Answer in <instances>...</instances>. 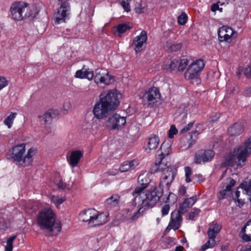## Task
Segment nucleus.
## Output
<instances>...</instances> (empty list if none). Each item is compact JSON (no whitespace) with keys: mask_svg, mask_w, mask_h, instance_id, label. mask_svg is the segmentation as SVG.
Wrapping results in <instances>:
<instances>
[{"mask_svg":"<svg viewBox=\"0 0 251 251\" xmlns=\"http://www.w3.org/2000/svg\"><path fill=\"white\" fill-rule=\"evenodd\" d=\"M16 238V236L14 235L8 239V240L7 241L6 246L5 248V251H12L13 243Z\"/></svg>","mask_w":251,"mask_h":251,"instance_id":"79ce46f5","label":"nucleus"},{"mask_svg":"<svg viewBox=\"0 0 251 251\" xmlns=\"http://www.w3.org/2000/svg\"><path fill=\"white\" fill-rule=\"evenodd\" d=\"M194 123L191 122L185 126L180 131L181 134H183L189 131L193 126Z\"/></svg>","mask_w":251,"mask_h":251,"instance_id":"864d4df0","label":"nucleus"},{"mask_svg":"<svg viewBox=\"0 0 251 251\" xmlns=\"http://www.w3.org/2000/svg\"><path fill=\"white\" fill-rule=\"evenodd\" d=\"M216 245L215 239H209L201 247V251L214 247Z\"/></svg>","mask_w":251,"mask_h":251,"instance_id":"ea45409f","label":"nucleus"},{"mask_svg":"<svg viewBox=\"0 0 251 251\" xmlns=\"http://www.w3.org/2000/svg\"><path fill=\"white\" fill-rule=\"evenodd\" d=\"M50 200L57 207L66 201V198L65 197L60 198L59 196H52Z\"/></svg>","mask_w":251,"mask_h":251,"instance_id":"a19ab883","label":"nucleus"},{"mask_svg":"<svg viewBox=\"0 0 251 251\" xmlns=\"http://www.w3.org/2000/svg\"><path fill=\"white\" fill-rule=\"evenodd\" d=\"M58 114V112L56 110L49 109L42 115H39L38 118L41 122H43L44 124H47L48 122L50 121L53 116Z\"/></svg>","mask_w":251,"mask_h":251,"instance_id":"7c9ffc66","label":"nucleus"},{"mask_svg":"<svg viewBox=\"0 0 251 251\" xmlns=\"http://www.w3.org/2000/svg\"><path fill=\"white\" fill-rule=\"evenodd\" d=\"M171 228H172L171 227V226H170V225L169 224L168 226L166 228L165 232H168V231H169L171 230Z\"/></svg>","mask_w":251,"mask_h":251,"instance_id":"e2e57ef3","label":"nucleus"},{"mask_svg":"<svg viewBox=\"0 0 251 251\" xmlns=\"http://www.w3.org/2000/svg\"><path fill=\"white\" fill-rule=\"evenodd\" d=\"M251 154V138H249L240 146L236 147L232 152L225 157V166L242 167L245 165L247 158Z\"/></svg>","mask_w":251,"mask_h":251,"instance_id":"f03ea898","label":"nucleus"},{"mask_svg":"<svg viewBox=\"0 0 251 251\" xmlns=\"http://www.w3.org/2000/svg\"><path fill=\"white\" fill-rule=\"evenodd\" d=\"M159 143V137L155 135H152L149 138L148 147L146 149V151L149 152L151 150H155L157 148Z\"/></svg>","mask_w":251,"mask_h":251,"instance_id":"2f4dec72","label":"nucleus"},{"mask_svg":"<svg viewBox=\"0 0 251 251\" xmlns=\"http://www.w3.org/2000/svg\"><path fill=\"white\" fill-rule=\"evenodd\" d=\"M72 107V105L69 102H66L63 105V109L65 110L68 111L70 109H71Z\"/></svg>","mask_w":251,"mask_h":251,"instance_id":"bf43d9fd","label":"nucleus"},{"mask_svg":"<svg viewBox=\"0 0 251 251\" xmlns=\"http://www.w3.org/2000/svg\"><path fill=\"white\" fill-rule=\"evenodd\" d=\"M197 200V196H193L190 198L185 199L182 203L180 204L178 211L181 214L186 212L187 209L191 207L196 202Z\"/></svg>","mask_w":251,"mask_h":251,"instance_id":"5701e85b","label":"nucleus"},{"mask_svg":"<svg viewBox=\"0 0 251 251\" xmlns=\"http://www.w3.org/2000/svg\"><path fill=\"white\" fill-rule=\"evenodd\" d=\"M241 251H251V248L250 247L249 248H246L245 250H241Z\"/></svg>","mask_w":251,"mask_h":251,"instance_id":"338daca9","label":"nucleus"},{"mask_svg":"<svg viewBox=\"0 0 251 251\" xmlns=\"http://www.w3.org/2000/svg\"><path fill=\"white\" fill-rule=\"evenodd\" d=\"M83 156V153L80 150H75L72 151L70 156L67 158V161L72 168L76 167L80 159Z\"/></svg>","mask_w":251,"mask_h":251,"instance_id":"6ab92c4d","label":"nucleus"},{"mask_svg":"<svg viewBox=\"0 0 251 251\" xmlns=\"http://www.w3.org/2000/svg\"><path fill=\"white\" fill-rule=\"evenodd\" d=\"M10 13L14 20L21 21L30 17H35L37 11L35 7L30 6L26 2L15 1L10 6Z\"/></svg>","mask_w":251,"mask_h":251,"instance_id":"39448f33","label":"nucleus"},{"mask_svg":"<svg viewBox=\"0 0 251 251\" xmlns=\"http://www.w3.org/2000/svg\"><path fill=\"white\" fill-rule=\"evenodd\" d=\"M120 196L118 194L112 195L107 199L104 202V205L107 208H112L115 207L119 203Z\"/></svg>","mask_w":251,"mask_h":251,"instance_id":"473e14b6","label":"nucleus"},{"mask_svg":"<svg viewBox=\"0 0 251 251\" xmlns=\"http://www.w3.org/2000/svg\"><path fill=\"white\" fill-rule=\"evenodd\" d=\"M161 94L159 89L155 87L150 88L144 94L143 100L146 102L148 107H153L157 104L161 99Z\"/></svg>","mask_w":251,"mask_h":251,"instance_id":"1a4fd4ad","label":"nucleus"},{"mask_svg":"<svg viewBox=\"0 0 251 251\" xmlns=\"http://www.w3.org/2000/svg\"><path fill=\"white\" fill-rule=\"evenodd\" d=\"M75 77L79 78H87L88 80H92L94 77L93 71L90 69H82L78 70L76 72Z\"/></svg>","mask_w":251,"mask_h":251,"instance_id":"cd10ccee","label":"nucleus"},{"mask_svg":"<svg viewBox=\"0 0 251 251\" xmlns=\"http://www.w3.org/2000/svg\"><path fill=\"white\" fill-rule=\"evenodd\" d=\"M107 123V126H109L111 129H119L126 124V119L125 117L121 116L119 114L115 113L109 117Z\"/></svg>","mask_w":251,"mask_h":251,"instance_id":"f8f14e48","label":"nucleus"},{"mask_svg":"<svg viewBox=\"0 0 251 251\" xmlns=\"http://www.w3.org/2000/svg\"><path fill=\"white\" fill-rule=\"evenodd\" d=\"M219 9V5L218 3H214L212 5L211 10L213 12H215Z\"/></svg>","mask_w":251,"mask_h":251,"instance_id":"052dcab7","label":"nucleus"},{"mask_svg":"<svg viewBox=\"0 0 251 251\" xmlns=\"http://www.w3.org/2000/svg\"><path fill=\"white\" fill-rule=\"evenodd\" d=\"M113 80V76L109 75V73H103L102 79L100 81V84H104L106 85H110Z\"/></svg>","mask_w":251,"mask_h":251,"instance_id":"c9c22d12","label":"nucleus"},{"mask_svg":"<svg viewBox=\"0 0 251 251\" xmlns=\"http://www.w3.org/2000/svg\"><path fill=\"white\" fill-rule=\"evenodd\" d=\"M236 74H237V76L239 77L240 75L241 74V69H238V70L237 71Z\"/></svg>","mask_w":251,"mask_h":251,"instance_id":"0e129e2a","label":"nucleus"},{"mask_svg":"<svg viewBox=\"0 0 251 251\" xmlns=\"http://www.w3.org/2000/svg\"><path fill=\"white\" fill-rule=\"evenodd\" d=\"M70 0H57L58 7L53 15L54 23L56 25L65 23L66 20L70 14L71 5Z\"/></svg>","mask_w":251,"mask_h":251,"instance_id":"6e6552de","label":"nucleus"},{"mask_svg":"<svg viewBox=\"0 0 251 251\" xmlns=\"http://www.w3.org/2000/svg\"><path fill=\"white\" fill-rule=\"evenodd\" d=\"M242 72H243L245 76L247 78L251 77V66H248L247 68L242 69Z\"/></svg>","mask_w":251,"mask_h":251,"instance_id":"603ef678","label":"nucleus"},{"mask_svg":"<svg viewBox=\"0 0 251 251\" xmlns=\"http://www.w3.org/2000/svg\"><path fill=\"white\" fill-rule=\"evenodd\" d=\"M125 212H127V214L128 215V213H131V211H130L128 209H126Z\"/></svg>","mask_w":251,"mask_h":251,"instance_id":"774afa93","label":"nucleus"},{"mask_svg":"<svg viewBox=\"0 0 251 251\" xmlns=\"http://www.w3.org/2000/svg\"><path fill=\"white\" fill-rule=\"evenodd\" d=\"M182 214L178 211H174L171 214L170 226L174 230L178 229L182 221Z\"/></svg>","mask_w":251,"mask_h":251,"instance_id":"412c9836","label":"nucleus"},{"mask_svg":"<svg viewBox=\"0 0 251 251\" xmlns=\"http://www.w3.org/2000/svg\"><path fill=\"white\" fill-rule=\"evenodd\" d=\"M147 7L146 6H143L141 3H137L135 8L136 13L138 14L144 13L147 11Z\"/></svg>","mask_w":251,"mask_h":251,"instance_id":"a18cd8bd","label":"nucleus"},{"mask_svg":"<svg viewBox=\"0 0 251 251\" xmlns=\"http://www.w3.org/2000/svg\"><path fill=\"white\" fill-rule=\"evenodd\" d=\"M235 182V180L229 176L226 178L222 183L223 190H221L218 194V198L219 199L225 198L227 193L231 191L232 187L234 186Z\"/></svg>","mask_w":251,"mask_h":251,"instance_id":"2eb2a0df","label":"nucleus"},{"mask_svg":"<svg viewBox=\"0 0 251 251\" xmlns=\"http://www.w3.org/2000/svg\"><path fill=\"white\" fill-rule=\"evenodd\" d=\"M242 238L245 241H251V219L249 220L241 231Z\"/></svg>","mask_w":251,"mask_h":251,"instance_id":"bb28decb","label":"nucleus"},{"mask_svg":"<svg viewBox=\"0 0 251 251\" xmlns=\"http://www.w3.org/2000/svg\"><path fill=\"white\" fill-rule=\"evenodd\" d=\"M168 158L158 156L156 161L159 165L160 171L162 173L170 170V169L176 168L174 166H171L170 162L167 161Z\"/></svg>","mask_w":251,"mask_h":251,"instance_id":"c85d7f7f","label":"nucleus"},{"mask_svg":"<svg viewBox=\"0 0 251 251\" xmlns=\"http://www.w3.org/2000/svg\"><path fill=\"white\" fill-rule=\"evenodd\" d=\"M244 130V126L239 123H235L227 129V132L229 136L235 137L241 134Z\"/></svg>","mask_w":251,"mask_h":251,"instance_id":"393cba45","label":"nucleus"},{"mask_svg":"<svg viewBox=\"0 0 251 251\" xmlns=\"http://www.w3.org/2000/svg\"><path fill=\"white\" fill-rule=\"evenodd\" d=\"M222 228V226L217 223H212L210 225L207 230V235L209 239H215L216 236Z\"/></svg>","mask_w":251,"mask_h":251,"instance_id":"a878e982","label":"nucleus"},{"mask_svg":"<svg viewBox=\"0 0 251 251\" xmlns=\"http://www.w3.org/2000/svg\"><path fill=\"white\" fill-rule=\"evenodd\" d=\"M214 152L212 150H207L201 151L196 153L194 157V162L198 164L205 163L209 161L214 156Z\"/></svg>","mask_w":251,"mask_h":251,"instance_id":"4468645a","label":"nucleus"},{"mask_svg":"<svg viewBox=\"0 0 251 251\" xmlns=\"http://www.w3.org/2000/svg\"><path fill=\"white\" fill-rule=\"evenodd\" d=\"M188 60L187 59H174L169 65L168 68L164 67L167 70L173 71L177 70L179 72H182L188 65Z\"/></svg>","mask_w":251,"mask_h":251,"instance_id":"f3484780","label":"nucleus"},{"mask_svg":"<svg viewBox=\"0 0 251 251\" xmlns=\"http://www.w3.org/2000/svg\"><path fill=\"white\" fill-rule=\"evenodd\" d=\"M177 129L176 128L175 125H173L171 126V127L168 132V137L170 138H173L174 135L177 133Z\"/></svg>","mask_w":251,"mask_h":251,"instance_id":"de8ad7c7","label":"nucleus"},{"mask_svg":"<svg viewBox=\"0 0 251 251\" xmlns=\"http://www.w3.org/2000/svg\"><path fill=\"white\" fill-rule=\"evenodd\" d=\"M231 173V170L229 169H226L225 171L223 173L221 178H224L225 177H228V175Z\"/></svg>","mask_w":251,"mask_h":251,"instance_id":"13d9d810","label":"nucleus"},{"mask_svg":"<svg viewBox=\"0 0 251 251\" xmlns=\"http://www.w3.org/2000/svg\"><path fill=\"white\" fill-rule=\"evenodd\" d=\"M234 33V31L231 27L222 26L218 31L219 40L220 42L228 41Z\"/></svg>","mask_w":251,"mask_h":251,"instance_id":"aec40b11","label":"nucleus"},{"mask_svg":"<svg viewBox=\"0 0 251 251\" xmlns=\"http://www.w3.org/2000/svg\"><path fill=\"white\" fill-rule=\"evenodd\" d=\"M56 215L52 209L45 207L40 211L37 216L38 226L41 229L47 230L50 236H55L61 231L60 223H56Z\"/></svg>","mask_w":251,"mask_h":251,"instance_id":"7ed1b4c3","label":"nucleus"},{"mask_svg":"<svg viewBox=\"0 0 251 251\" xmlns=\"http://www.w3.org/2000/svg\"><path fill=\"white\" fill-rule=\"evenodd\" d=\"M163 194V189L158 187H155L153 189H150L146 191L145 194H143L144 197H143L140 203L142 206L131 216V221L136 220L142 215L146 209L154 206L159 201Z\"/></svg>","mask_w":251,"mask_h":251,"instance_id":"20e7f679","label":"nucleus"},{"mask_svg":"<svg viewBox=\"0 0 251 251\" xmlns=\"http://www.w3.org/2000/svg\"><path fill=\"white\" fill-rule=\"evenodd\" d=\"M187 21V16L185 13H182L177 18V22L178 24L180 25H184Z\"/></svg>","mask_w":251,"mask_h":251,"instance_id":"49530a36","label":"nucleus"},{"mask_svg":"<svg viewBox=\"0 0 251 251\" xmlns=\"http://www.w3.org/2000/svg\"><path fill=\"white\" fill-rule=\"evenodd\" d=\"M200 212V210L199 209H194L193 211L191 212L189 214V219L193 220L196 215H198Z\"/></svg>","mask_w":251,"mask_h":251,"instance_id":"4d7b16f0","label":"nucleus"},{"mask_svg":"<svg viewBox=\"0 0 251 251\" xmlns=\"http://www.w3.org/2000/svg\"><path fill=\"white\" fill-rule=\"evenodd\" d=\"M35 150L30 148L25 154V144H20L15 146L10 151H11V158L23 167L30 166L33 161V156Z\"/></svg>","mask_w":251,"mask_h":251,"instance_id":"423d86ee","label":"nucleus"},{"mask_svg":"<svg viewBox=\"0 0 251 251\" xmlns=\"http://www.w3.org/2000/svg\"><path fill=\"white\" fill-rule=\"evenodd\" d=\"M170 207L169 204H165L162 209L161 212L163 216L166 215L168 214Z\"/></svg>","mask_w":251,"mask_h":251,"instance_id":"6e6d98bb","label":"nucleus"},{"mask_svg":"<svg viewBox=\"0 0 251 251\" xmlns=\"http://www.w3.org/2000/svg\"><path fill=\"white\" fill-rule=\"evenodd\" d=\"M146 188L145 187L138 184V185L132 193V195L134 197V200L132 202L133 205H134L135 206H136L137 205H140L143 197H144L143 194L145 193H143V191Z\"/></svg>","mask_w":251,"mask_h":251,"instance_id":"4be33fe9","label":"nucleus"},{"mask_svg":"<svg viewBox=\"0 0 251 251\" xmlns=\"http://www.w3.org/2000/svg\"><path fill=\"white\" fill-rule=\"evenodd\" d=\"M199 133L197 130L188 132L183 135L180 141L179 146L182 150H186L196 143Z\"/></svg>","mask_w":251,"mask_h":251,"instance_id":"9b49d317","label":"nucleus"},{"mask_svg":"<svg viewBox=\"0 0 251 251\" xmlns=\"http://www.w3.org/2000/svg\"><path fill=\"white\" fill-rule=\"evenodd\" d=\"M184 171L185 173V181L187 183L190 182L191 181V179L190 178L192 174V171L191 168L190 167L186 166L184 168Z\"/></svg>","mask_w":251,"mask_h":251,"instance_id":"37998d69","label":"nucleus"},{"mask_svg":"<svg viewBox=\"0 0 251 251\" xmlns=\"http://www.w3.org/2000/svg\"><path fill=\"white\" fill-rule=\"evenodd\" d=\"M151 182V179L147 174L140 175L138 178V184L145 187L146 188Z\"/></svg>","mask_w":251,"mask_h":251,"instance_id":"f704fd0d","label":"nucleus"},{"mask_svg":"<svg viewBox=\"0 0 251 251\" xmlns=\"http://www.w3.org/2000/svg\"><path fill=\"white\" fill-rule=\"evenodd\" d=\"M16 116L17 113H12L4 120V123L9 128L11 127Z\"/></svg>","mask_w":251,"mask_h":251,"instance_id":"58836bf2","label":"nucleus"},{"mask_svg":"<svg viewBox=\"0 0 251 251\" xmlns=\"http://www.w3.org/2000/svg\"><path fill=\"white\" fill-rule=\"evenodd\" d=\"M184 248L181 246H177L176 248L175 251H183Z\"/></svg>","mask_w":251,"mask_h":251,"instance_id":"680f3d73","label":"nucleus"},{"mask_svg":"<svg viewBox=\"0 0 251 251\" xmlns=\"http://www.w3.org/2000/svg\"><path fill=\"white\" fill-rule=\"evenodd\" d=\"M8 81L4 77L0 76V91L7 86Z\"/></svg>","mask_w":251,"mask_h":251,"instance_id":"3c124183","label":"nucleus"},{"mask_svg":"<svg viewBox=\"0 0 251 251\" xmlns=\"http://www.w3.org/2000/svg\"><path fill=\"white\" fill-rule=\"evenodd\" d=\"M171 151V146L170 144L166 142H163L161 144L159 150L158 151V152H160V154H158V156L168 158Z\"/></svg>","mask_w":251,"mask_h":251,"instance_id":"72a5a7b5","label":"nucleus"},{"mask_svg":"<svg viewBox=\"0 0 251 251\" xmlns=\"http://www.w3.org/2000/svg\"><path fill=\"white\" fill-rule=\"evenodd\" d=\"M95 213H96L95 209H88L80 213L79 219L82 222H88V224L89 226V222L93 218V216L95 215L94 214Z\"/></svg>","mask_w":251,"mask_h":251,"instance_id":"c756f323","label":"nucleus"},{"mask_svg":"<svg viewBox=\"0 0 251 251\" xmlns=\"http://www.w3.org/2000/svg\"><path fill=\"white\" fill-rule=\"evenodd\" d=\"M176 172L177 170L176 168H172L162 173L158 188H160L162 189L163 188H165L167 190H168L174 180Z\"/></svg>","mask_w":251,"mask_h":251,"instance_id":"9d476101","label":"nucleus"},{"mask_svg":"<svg viewBox=\"0 0 251 251\" xmlns=\"http://www.w3.org/2000/svg\"><path fill=\"white\" fill-rule=\"evenodd\" d=\"M147 40V33L145 30H142L140 34L134 37L131 44V47L136 53L140 52L143 50V46Z\"/></svg>","mask_w":251,"mask_h":251,"instance_id":"ddd939ff","label":"nucleus"},{"mask_svg":"<svg viewBox=\"0 0 251 251\" xmlns=\"http://www.w3.org/2000/svg\"><path fill=\"white\" fill-rule=\"evenodd\" d=\"M167 47L171 51H176L181 48L182 44L180 43H173L172 41H168L167 42Z\"/></svg>","mask_w":251,"mask_h":251,"instance_id":"4c0bfd02","label":"nucleus"},{"mask_svg":"<svg viewBox=\"0 0 251 251\" xmlns=\"http://www.w3.org/2000/svg\"><path fill=\"white\" fill-rule=\"evenodd\" d=\"M159 171H160L159 165H158L157 161L156 160L155 163L151 167V172L152 174H154Z\"/></svg>","mask_w":251,"mask_h":251,"instance_id":"8fccbe9b","label":"nucleus"},{"mask_svg":"<svg viewBox=\"0 0 251 251\" xmlns=\"http://www.w3.org/2000/svg\"><path fill=\"white\" fill-rule=\"evenodd\" d=\"M132 26L129 23H123L119 24L117 27V30L119 33L122 34L126 32L127 30H130Z\"/></svg>","mask_w":251,"mask_h":251,"instance_id":"e433bc0d","label":"nucleus"},{"mask_svg":"<svg viewBox=\"0 0 251 251\" xmlns=\"http://www.w3.org/2000/svg\"><path fill=\"white\" fill-rule=\"evenodd\" d=\"M95 215L93 216L91 220L89 222V226L94 227L104 224L107 222V216L106 214L103 213H100L96 210Z\"/></svg>","mask_w":251,"mask_h":251,"instance_id":"a211bd4d","label":"nucleus"},{"mask_svg":"<svg viewBox=\"0 0 251 251\" xmlns=\"http://www.w3.org/2000/svg\"><path fill=\"white\" fill-rule=\"evenodd\" d=\"M139 164L137 160L134 159L124 161L120 166L119 170L121 172H126L134 170Z\"/></svg>","mask_w":251,"mask_h":251,"instance_id":"b1692460","label":"nucleus"},{"mask_svg":"<svg viewBox=\"0 0 251 251\" xmlns=\"http://www.w3.org/2000/svg\"><path fill=\"white\" fill-rule=\"evenodd\" d=\"M205 65V63L203 59H199L193 61L188 66L184 74L185 79L190 80H195L196 82L199 83L200 81L199 77Z\"/></svg>","mask_w":251,"mask_h":251,"instance_id":"0eeeda50","label":"nucleus"},{"mask_svg":"<svg viewBox=\"0 0 251 251\" xmlns=\"http://www.w3.org/2000/svg\"><path fill=\"white\" fill-rule=\"evenodd\" d=\"M57 185L59 189H61L65 191H69L70 190L69 185L63 182V181L62 180H60L57 183Z\"/></svg>","mask_w":251,"mask_h":251,"instance_id":"09e8293b","label":"nucleus"},{"mask_svg":"<svg viewBox=\"0 0 251 251\" xmlns=\"http://www.w3.org/2000/svg\"><path fill=\"white\" fill-rule=\"evenodd\" d=\"M104 73L101 69H97L96 71V75L94 76V81L97 84H100V80L102 79V76Z\"/></svg>","mask_w":251,"mask_h":251,"instance_id":"c03bdc74","label":"nucleus"},{"mask_svg":"<svg viewBox=\"0 0 251 251\" xmlns=\"http://www.w3.org/2000/svg\"><path fill=\"white\" fill-rule=\"evenodd\" d=\"M120 103L116 91L109 90L101 93L100 100L94 105L93 113L98 119H102L107 116L110 111L116 109Z\"/></svg>","mask_w":251,"mask_h":251,"instance_id":"f257e3e1","label":"nucleus"},{"mask_svg":"<svg viewBox=\"0 0 251 251\" xmlns=\"http://www.w3.org/2000/svg\"><path fill=\"white\" fill-rule=\"evenodd\" d=\"M238 189H241L243 194H245L248 196V199L251 202V180L248 181H245L242 183ZM240 191L238 190L235 191V196L234 198V200L237 199L239 203H240V200L239 199Z\"/></svg>","mask_w":251,"mask_h":251,"instance_id":"dca6fc26","label":"nucleus"},{"mask_svg":"<svg viewBox=\"0 0 251 251\" xmlns=\"http://www.w3.org/2000/svg\"><path fill=\"white\" fill-rule=\"evenodd\" d=\"M186 190H187L186 187H185L184 185L180 186L179 189H178V195L179 196H185V194L186 193Z\"/></svg>","mask_w":251,"mask_h":251,"instance_id":"5fc2aeb1","label":"nucleus"},{"mask_svg":"<svg viewBox=\"0 0 251 251\" xmlns=\"http://www.w3.org/2000/svg\"><path fill=\"white\" fill-rule=\"evenodd\" d=\"M195 176L197 177L199 179L202 178V176L201 174L196 175Z\"/></svg>","mask_w":251,"mask_h":251,"instance_id":"69168bd1","label":"nucleus"}]
</instances>
